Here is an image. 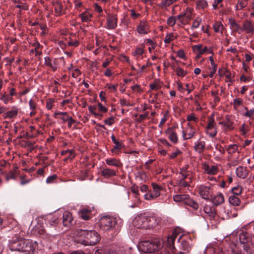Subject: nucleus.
Masks as SVG:
<instances>
[{"label":"nucleus","instance_id":"1","mask_svg":"<svg viewBox=\"0 0 254 254\" xmlns=\"http://www.w3.org/2000/svg\"><path fill=\"white\" fill-rule=\"evenodd\" d=\"M77 235L80 238L81 244L84 245H94L100 239L98 233L95 230H80L77 232Z\"/></svg>","mask_w":254,"mask_h":254},{"label":"nucleus","instance_id":"2","mask_svg":"<svg viewBox=\"0 0 254 254\" xmlns=\"http://www.w3.org/2000/svg\"><path fill=\"white\" fill-rule=\"evenodd\" d=\"M133 225L139 228L149 229L155 226L158 222L154 217H150L145 214H140L134 218Z\"/></svg>","mask_w":254,"mask_h":254},{"label":"nucleus","instance_id":"3","mask_svg":"<svg viewBox=\"0 0 254 254\" xmlns=\"http://www.w3.org/2000/svg\"><path fill=\"white\" fill-rule=\"evenodd\" d=\"M9 248L12 251L30 253L34 251L30 242L21 238H18L17 241H11L9 243Z\"/></svg>","mask_w":254,"mask_h":254},{"label":"nucleus","instance_id":"4","mask_svg":"<svg viewBox=\"0 0 254 254\" xmlns=\"http://www.w3.org/2000/svg\"><path fill=\"white\" fill-rule=\"evenodd\" d=\"M159 248L157 243L155 241H142L138 245L139 251L144 254L154 253L159 250Z\"/></svg>","mask_w":254,"mask_h":254},{"label":"nucleus","instance_id":"5","mask_svg":"<svg viewBox=\"0 0 254 254\" xmlns=\"http://www.w3.org/2000/svg\"><path fill=\"white\" fill-rule=\"evenodd\" d=\"M191 173V171L189 170V166L188 165L183 167L181 169L180 172L182 179L180 180L179 185L184 187L190 186V184L191 182L192 178Z\"/></svg>","mask_w":254,"mask_h":254},{"label":"nucleus","instance_id":"6","mask_svg":"<svg viewBox=\"0 0 254 254\" xmlns=\"http://www.w3.org/2000/svg\"><path fill=\"white\" fill-rule=\"evenodd\" d=\"M98 223L102 230L109 231L115 226L117 222L115 218L105 216L99 219Z\"/></svg>","mask_w":254,"mask_h":254},{"label":"nucleus","instance_id":"7","mask_svg":"<svg viewBox=\"0 0 254 254\" xmlns=\"http://www.w3.org/2000/svg\"><path fill=\"white\" fill-rule=\"evenodd\" d=\"M153 190L149 191L144 195V198L147 200H153L160 195L163 188L155 183H152Z\"/></svg>","mask_w":254,"mask_h":254},{"label":"nucleus","instance_id":"8","mask_svg":"<svg viewBox=\"0 0 254 254\" xmlns=\"http://www.w3.org/2000/svg\"><path fill=\"white\" fill-rule=\"evenodd\" d=\"M192 9L187 8L185 12L177 16V20L183 25L188 23L191 19Z\"/></svg>","mask_w":254,"mask_h":254},{"label":"nucleus","instance_id":"9","mask_svg":"<svg viewBox=\"0 0 254 254\" xmlns=\"http://www.w3.org/2000/svg\"><path fill=\"white\" fill-rule=\"evenodd\" d=\"M206 133L211 137L215 136L217 133V128L213 116L209 119V123L205 128Z\"/></svg>","mask_w":254,"mask_h":254},{"label":"nucleus","instance_id":"10","mask_svg":"<svg viewBox=\"0 0 254 254\" xmlns=\"http://www.w3.org/2000/svg\"><path fill=\"white\" fill-rule=\"evenodd\" d=\"M190 249L189 244L186 240H182L179 245L176 248L174 254H184L188 253Z\"/></svg>","mask_w":254,"mask_h":254},{"label":"nucleus","instance_id":"11","mask_svg":"<svg viewBox=\"0 0 254 254\" xmlns=\"http://www.w3.org/2000/svg\"><path fill=\"white\" fill-rule=\"evenodd\" d=\"M195 130L190 123L187 127L182 129L183 138L185 140L191 138L194 135Z\"/></svg>","mask_w":254,"mask_h":254},{"label":"nucleus","instance_id":"12","mask_svg":"<svg viewBox=\"0 0 254 254\" xmlns=\"http://www.w3.org/2000/svg\"><path fill=\"white\" fill-rule=\"evenodd\" d=\"M197 190L200 196L205 199H208L212 193V190L210 187L202 185L198 186Z\"/></svg>","mask_w":254,"mask_h":254},{"label":"nucleus","instance_id":"13","mask_svg":"<svg viewBox=\"0 0 254 254\" xmlns=\"http://www.w3.org/2000/svg\"><path fill=\"white\" fill-rule=\"evenodd\" d=\"M179 234L176 231L173 232L171 236L167 238V241L165 242V245L174 254L176 250V247L174 246V241L175 239L178 237Z\"/></svg>","mask_w":254,"mask_h":254},{"label":"nucleus","instance_id":"14","mask_svg":"<svg viewBox=\"0 0 254 254\" xmlns=\"http://www.w3.org/2000/svg\"><path fill=\"white\" fill-rule=\"evenodd\" d=\"M219 125L222 126V129L224 131L231 130L234 129V123L230 120L228 116L225 117L223 121L219 122Z\"/></svg>","mask_w":254,"mask_h":254},{"label":"nucleus","instance_id":"15","mask_svg":"<svg viewBox=\"0 0 254 254\" xmlns=\"http://www.w3.org/2000/svg\"><path fill=\"white\" fill-rule=\"evenodd\" d=\"M117 15L114 14L108 16L107 19L106 28L108 29H114L117 26Z\"/></svg>","mask_w":254,"mask_h":254},{"label":"nucleus","instance_id":"16","mask_svg":"<svg viewBox=\"0 0 254 254\" xmlns=\"http://www.w3.org/2000/svg\"><path fill=\"white\" fill-rule=\"evenodd\" d=\"M101 175L105 178H110L116 175V171L107 167H104L101 171Z\"/></svg>","mask_w":254,"mask_h":254},{"label":"nucleus","instance_id":"17","mask_svg":"<svg viewBox=\"0 0 254 254\" xmlns=\"http://www.w3.org/2000/svg\"><path fill=\"white\" fill-rule=\"evenodd\" d=\"M175 127L168 128L166 131L165 133L168 135L169 138L174 143L178 142V136L177 133L174 130Z\"/></svg>","mask_w":254,"mask_h":254},{"label":"nucleus","instance_id":"18","mask_svg":"<svg viewBox=\"0 0 254 254\" xmlns=\"http://www.w3.org/2000/svg\"><path fill=\"white\" fill-rule=\"evenodd\" d=\"M137 31L140 34H146L149 31L148 24L145 21L140 22L137 28Z\"/></svg>","mask_w":254,"mask_h":254},{"label":"nucleus","instance_id":"19","mask_svg":"<svg viewBox=\"0 0 254 254\" xmlns=\"http://www.w3.org/2000/svg\"><path fill=\"white\" fill-rule=\"evenodd\" d=\"M63 223L65 226H69L73 221L72 214L69 211H64L63 213Z\"/></svg>","mask_w":254,"mask_h":254},{"label":"nucleus","instance_id":"20","mask_svg":"<svg viewBox=\"0 0 254 254\" xmlns=\"http://www.w3.org/2000/svg\"><path fill=\"white\" fill-rule=\"evenodd\" d=\"M192 50L195 53H199V55H202L205 53H210L211 51L208 50L206 47L202 48V45H197L192 46Z\"/></svg>","mask_w":254,"mask_h":254},{"label":"nucleus","instance_id":"21","mask_svg":"<svg viewBox=\"0 0 254 254\" xmlns=\"http://www.w3.org/2000/svg\"><path fill=\"white\" fill-rule=\"evenodd\" d=\"M203 169L205 173L209 175H215L218 172V168L214 165L209 166L207 164H204Z\"/></svg>","mask_w":254,"mask_h":254},{"label":"nucleus","instance_id":"22","mask_svg":"<svg viewBox=\"0 0 254 254\" xmlns=\"http://www.w3.org/2000/svg\"><path fill=\"white\" fill-rule=\"evenodd\" d=\"M91 212L90 209L83 208L79 211L78 214L83 220H87L91 217Z\"/></svg>","mask_w":254,"mask_h":254},{"label":"nucleus","instance_id":"23","mask_svg":"<svg viewBox=\"0 0 254 254\" xmlns=\"http://www.w3.org/2000/svg\"><path fill=\"white\" fill-rule=\"evenodd\" d=\"M238 177L244 179L248 175V171L246 167L243 166L238 167L236 171Z\"/></svg>","mask_w":254,"mask_h":254},{"label":"nucleus","instance_id":"24","mask_svg":"<svg viewBox=\"0 0 254 254\" xmlns=\"http://www.w3.org/2000/svg\"><path fill=\"white\" fill-rule=\"evenodd\" d=\"M224 201V197L222 193H218L212 198V202L215 205H218Z\"/></svg>","mask_w":254,"mask_h":254},{"label":"nucleus","instance_id":"25","mask_svg":"<svg viewBox=\"0 0 254 254\" xmlns=\"http://www.w3.org/2000/svg\"><path fill=\"white\" fill-rule=\"evenodd\" d=\"M244 31L247 33L253 34L254 33V27L250 21H246L243 25Z\"/></svg>","mask_w":254,"mask_h":254},{"label":"nucleus","instance_id":"26","mask_svg":"<svg viewBox=\"0 0 254 254\" xmlns=\"http://www.w3.org/2000/svg\"><path fill=\"white\" fill-rule=\"evenodd\" d=\"M229 23L231 29L234 31H236L239 33H241L244 31L243 27H241L238 23H236L234 19H229Z\"/></svg>","mask_w":254,"mask_h":254},{"label":"nucleus","instance_id":"27","mask_svg":"<svg viewBox=\"0 0 254 254\" xmlns=\"http://www.w3.org/2000/svg\"><path fill=\"white\" fill-rule=\"evenodd\" d=\"M131 192L133 194L134 197L135 204H137L140 202L139 194L138 192V188L136 186H132L130 188Z\"/></svg>","mask_w":254,"mask_h":254},{"label":"nucleus","instance_id":"28","mask_svg":"<svg viewBox=\"0 0 254 254\" xmlns=\"http://www.w3.org/2000/svg\"><path fill=\"white\" fill-rule=\"evenodd\" d=\"M204 212L208 215L211 218L215 217L216 215V212L213 208L210 207L209 205H205L203 208Z\"/></svg>","mask_w":254,"mask_h":254},{"label":"nucleus","instance_id":"29","mask_svg":"<svg viewBox=\"0 0 254 254\" xmlns=\"http://www.w3.org/2000/svg\"><path fill=\"white\" fill-rule=\"evenodd\" d=\"M92 15L87 11L83 12L79 15L82 22H88L91 20Z\"/></svg>","mask_w":254,"mask_h":254},{"label":"nucleus","instance_id":"30","mask_svg":"<svg viewBox=\"0 0 254 254\" xmlns=\"http://www.w3.org/2000/svg\"><path fill=\"white\" fill-rule=\"evenodd\" d=\"M106 163L109 166H113L116 167H120L121 163L119 161L115 158H107L105 160Z\"/></svg>","mask_w":254,"mask_h":254},{"label":"nucleus","instance_id":"31","mask_svg":"<svg viewBox=\"0 0 254 254\" xmlns=\"http://www.w3.org/2000/svg\"><path fill=\"white\" fill-rule=\"evenodd\" d=\"M229 201L230 204L234 206H238L240 204V200L238 196L233 194L230 196Z\"/></svg>","mask_w":254,"mask_h":254},{"label":"nucleus","instance_id":"32","mask_svg":"<svg viewBox=\"0 0 254 254\" xmlns=\"http://www.w3.org/2000/svg\"><path fill=\"white\" fill-rule=\"evenodd\" d=\"M44 64L46 65L51 67L54 70H56L57 69V67L56 64H55L54 62L52 63V60L48 57L45 58Z\"/></svg>","mask_w":254,"mask_h":254},{"label":"nucleus","instance_id":"33","mask_svg":"<svg viewBox=\"0 0 254 254\" xmlns=\"http://www.w3.org/2000/svg\"><path fill=\"white\" fill-rule=\"evenodd\" d=\"M227 152L229 154H233L238 151V146L236 144L229 145L226 148Z\"/></svg>","mask_w":254,"mask_h":254},{"label":"nucleus","instance_id":"34","mask_svg":"<svg viewBox=\"0 0 254 254\" xmlns=\"http://www.w3.org/2000/svg\"><path fill=\"white\" fill-rule=\"evenodd\" d=\"M59 115L60 116V119L62 120L64 122H66L68 119H69V116L67 112H57L54 113V117L55 118H57V116Z\"/></svg>","mask_w":254,"mask_h":254},{"label":"nucleus","instance_id":"35","mask_svg":"<svg viewBox=\"0 0 254 254\" xmlns=\"http://www.w3.org/2000/svg\"><path fill=\"white\" fill-rule=\"evenodd\" d=\"M185 204L190 206L195 210L197 209L198 208V204L192 199L189 198V197L186 199Z\"/></svg>","mask_w":254,"mask_h":254},{"label":"nucleus","instance_id":"36","mask_svg":"<svg viewBox=\"0 0 254 254\" xmlns=\"http://www.w3.org/2000/svg\"><path fill=\"white\" fill-rule=\"evenodd\" d=\"M54 9L55 12L58 15H61L63 13V5L59 2H56L54 4Z\"/></svg>","mask_w":254,"mask_h":254},{"label":"nucleus","instance_id":"37","mask_svg":"<svg viewBox=\"0 0 254 254\" xmlns=\"http://www.w3.org/2000/svg\"><path fill=\"white\" fill-rule=\"evenodd\" d=\"M144 53V50L141 48H137L136 49L135 51L132 53V55L133 56L136 57V59H138L139 58H143V54Z\"/></svg>","mask_w":254,"mask_h":254},{"label":"nucleus","instance_id":"38","mask_svg":"<svg viewBox=\"0 0 254 254\" xmlns=\"http://www.w3.org/2000/svg\"><path fill=\"white\" fill-rule=\"evenodd\" d=\"M205 142L202 141H198L197 144L195 145V149L199 153H201L203 151L205 147Z\"/></svg>","mask_w":254,"mask_h":254},{"label":"nucleus","instance_id":"39","mask_svg":"<svg viewBox=\"0 0 254 254\" xmlns=\"http://www.w3.org/2000/svg\"><path fill=\"white\" fill-rule=\"evenodd\" d=\"M188 197V195H179L177 194L174 196V200L176 202H181L184 201L185 203V201L187 198Z\"/></svg>","mask_w":254,"mask_h":254},{"label":"nucleus","instance_id":"40","mask_svg":"<svg viewBox=\"0 0 254 254\" xmlns=\"http://www.w3.org/2000/svg\"><path fill=\"white\" fill-rule=\"evenodd\" d=\"M213 28L215 32L218 33L223 29V25L221 22L217 21L214 23Z\"/></svg>","mask_w":254,"mask_h":254},{"label":"nucleus","instance_id":"41","mask_svg":"<svg viewBox=\"0 0 254 254\" xmlns=\"http://www.w3.org/2000/svg\"><path fill=\"white\" fill-rule=\"evenodd\" d=\"M0 100L2 101L5 104H7L9 101L12 100V98L4 92L0 98Z\"/></svg>","mask_w":254,"mask_h":254},{"label":"nucleus","instance_id":"42","mask_svg":"<svg viewBox=\"0 0 254 254\" xmlns=\"http://www.w3.org/2000/svg\"><path fill=\"white\" fill-rule=\"evenodd\" d=\"M202 22V19L199 17H197L193 21L191 26V29H194L197 28Z\"/></svg>","mask_w":254,"mask_h":254},{"label":"nucleus","instance_id":"43","mask_svg":"<svg viewBox=\"0 0 254 254\" xmlns=\"http://www.w3.org/2000/svg\"><path fill=\"white\" fill-rule=\"evenodd\" d=\"M18 111L16 109H12L6 113L5 118H12L17 116Z\"/></svg>","mask_w":254,"mask_h":254},{"label":"nucleus","instance_id":"44","mask_svg":"<svg viewBox=\"0 0 254 254\" xmlns=\"http://www.w3.org/2000/svg\"><path fill=\"white\" fill-rule=\"evenodd\" d=\"M176 38V36L173 33L168 34L164 39V42L166 44L170 43Z\"/></svg>","mask_w":254,"mask_h":254},{"label":"nucleus","instance_id":"45","mask_svg":"<svg viewBox=\"0 0 254 254\" xmlns=\"http://www.w3.org/2000/svg\"><path fill=\"white\" fill-rule=\"evenodd\" d=\"M176 72L177 75L180 77H184L187 74V72L186 70H184L180 67H177Z\"/></svg>","mask_w":254,"mask_h":254},{"label":"nucleus","instance_id":"46","mask_svg":"<svg viewBox=\"0 0 254 254\" xmlns=\"http://www.w3.org/2000/svg\"><path fill=\"white\" fill-rule=\"evenodd\" d=\"M177 19V16H170L168 18L167 20V24L170 26H173L176 22V20Z\"/></svg>","mask_w":254,"mask_h":254},{"label":"nucleus","instance_id":"47","mask_svg":"<svg viewBox=\"0 0 254 254\" xmlns=\"http://www.w3.org/2000/svg\"><path fill=\"white\" fill-rule=\"evenodd\" d=\"M187 120L189 122H194L197 123L198 121V119L193 114L189 115L187 117Z\"/></svg>","mask_w":254,"mask_h":254},{"label":"nucleus","instance_id":"48","mask_svg":"<svg viewBox=\"0 0 254 254\" xmlns=\"http://www.w3.org/2000/svg\"><path fill=\"white\" fill-rule=\"evenodd\" d=\"M242 188L241 187L238 186L237 187H234L232 189V192L234 194L239 195L242 193Z\"/></svg>","mask_w":254,"mask_h":254},{"label":"nucleus","instance_id":"49","mask_svg":"<svg viewBox=\"0 0 254 254\" xmlns=\"http://www.w3.org/2000/svg\"><path fill=\"white\" fill-rule=\"evenodd\" d=\"M15 171H16V168H15L14 170L10 171L9 174L6 175V180L7 181H8L10 179H15Z\"/></svg>","mask_w":254,"mask_h":254},{"label":"nucleus","instance_id":"50","mask_svg":"<svg viewBox=\"0 0 254 254\" xmlns=\"http://www.w3.org/2000/svg\"><path fill=\"white\" fill-rule=\"evenodd\" d=\"M168 115L167 113H165L164 114L163 117L161 119V120L159 125V127H162L164 126V124L165 123L166 121H167V120L168 119Z\"/></svg>","mask_w":254,"mask_h":254},{"label":"nucleus","instance_id":"51","mask_svg":"<svg viewBox=\"0 0 254 254\" xmlns=\"http://www.w3.org/2000/svg\"><path fill=\"white\" fill-rule=\"evenodd\" d=\"M115 118L113 117H111L108 118L106 120L104 121V122L105 124L108 126H112L115 122Z\"/></svg>","mask_w":254,"mask_h":254},{"label":"nucleus","instance_id":"52","mask_svg":"<svg viewBox=\"0 0 254 254\" xmlns=\"http://www.w3.org/2000/svg\"><path fill=\"white\" fill-rule=\"evenodd\" d=\"M197 6L200 8H204L207 6V3L205 0H201L197 3Z\"/></svg>","mask_w":254,"mask_h":254},{"label":"nucleus","instance_id":"53","mask_svg":"<svg viewBox=\"0 0 254 254\" xmlns=\"http://www.w3.org/2000/svg\"><path fill=\"white\" fill-rule=\"evenodd\" d=\"M176 0H164L162 1V5L165 7L169 6Z\"/></svg>","mask_w":254,"mask_h":254},{"label":"nucleus","instance_id":"54","mask_svg":"<svg viewBox=\"0 0 254 254\" xmlns=\"http://www.w3.org/2000/svg\"><path fill=\"white\" fill-rule=\"evenodd\" d=\"M243 103V100L241 98H236L233 101L234 106L235 108L240 106Z\"/></svg>","mask_w":254,"mask_h":254},{"label":"nucleus","instance_id":"55","mask_svg":"<svg viewBox=\"0 0 254 254\" xmlns=\"http://www.w3.org/2000/svg\"><path fill=\"white\" fill-rule=\"evenodd\" d=\"M58 176L57 175H53L52 176L48 177L46 179V183L48 184L52 183L57 178Z\"/></svg>","mask_w":254,"mask_h":254},{"label":"nucleus","instance_id":"56","mask_svg":"<svg viewBox=\"0 0 254 254\" xmlns=\"http://www.w3.org/2000/svg\"><path fill=\"white\" fill-rule=\"evenodd\" d=\"M115 144V146L112 149V151L113 152H115L116 150L121 149L122 147V145L121 143H120L118 141H116L115 143H114Z\"/></svg>","mask_w":254,"mask_h":254},{"label":"nucleus","instance_id":"57","mask_svg":"<svg viewBox=\"0 0 254 254\" xmlns=\"http://www.w3.org/2000/svg\"><path fill=\"white\" fill-rule=\"evenodd\" d=\"M49 223L51 226H54L58 224L57 218L54 216L49 220Z\"/></svg>","mask_w":254,"mask_h":254},{"label":"nucleus","instance_id":"58","mask_svg":"<svg viewBox=\"0 0 254 254\" xmlns=\"http://www.w3.org/2000/svg\"><path fill=\"white\" fill-rule=\"evenodd\" d=\"M200 99V95L199 94H195L194 97V105L197 106H199V100Z\"/></svg>","mask_w":254,"mask_h":254},{"label":"nucleus","instance_id":"59","mask_svg":"<svg viewBox=\"0 0 254 254\" xmlns=\"http://www.w3.org/2000/svg\"><path fill=\"white\" fill-rule=\"evenodd\" d=\"M106 86L108 87L109 89L111 90V92H115L117 90V85L107 84Z\"/></svg>","mask_w":254,"mask_h":254},{"label":"nucleus","instance_id":"60","mask_svg":"<svg viewBox=\"0 0 254 254\" xmlns=\"http://www.w3.org/2000/svg\"><path fill=\"white\" fill-rule=\"evenodd\" d=\"M54 100L52 99H50L48 100L46 103V108L48 110H51L53 107V103Z\"/></svg>","mask_w":254,"mask_h":254},{"label":"nucleus","instance_id":"61","mask_svg":"<svg viewBox=\"0 0 254 254\" xmlns=\"http://www.w3.org/2000/svg\"><path fill=\"white\" fill-rule=\"evenodd\" d=\"M97 105L99 111L104 113H105L108 111V109L104 106L101 103H99Z\"/></svg>","mask_w":254,"mask_h":254},{"label":"nucleus","instance_id":"62","mask_svg":"<svg viewBox=\"0 0 254 254\" xmlns=\"http://www.w3.org/2000/svg\"><path fill=\"white\" fill-rule=\"evenodd\" d=\"M254 115V109H252L250 110H247L245 113V116L248 117H251Z\"/></svg>","mask_w":254,"mask_h":254},{"label":"nucleus","instance_id":"63","mask_svg":"<svg viewBox=\"0 0 254 254\" xmlns=\"http://www.w3.org/2000/svg\"><path fill=\"white\" fill-rule=\"evenodd\" d=\"M186 86L189 94L194 89V87L192 84L190 85L189 84H186Z\"/></svg>","mask_w":254,"mask_h":254},{"label":"nucleus","instance_id":"64","mask_svg":"<svg viewBox=\"0 0 254 254\" xmlns=\"http://www.w3.org/2000/svg\"><path fill=\"white\" fill-rule=\"evenodd\" d=\"M177 55L178 57L181 59H183L185 57V54L183 50H179L177 52Z\"/></svg>","mask_w":254,"mask_h":254}]
</instances>
